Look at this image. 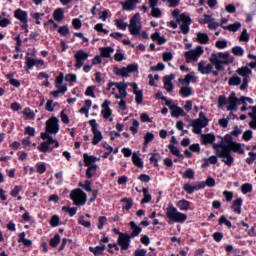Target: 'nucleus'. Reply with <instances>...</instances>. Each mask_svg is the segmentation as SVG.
<instances>
[{
  "label": "nucleus",
  "instance_id": "nucleus-25",
  "mask_svg": "<svg viewBox=\"0 0 256 256\" xmlns=\"http://www.w3.org/2000/svg\"><path fill=\"white\" fill-rule=\"evenodd\" d=\"M222 29H225V31H232V33H235L236 31H239V29H241V22H235L234 24H230L228 26H222Z\"/></svg>",
  "mask_w": 256,
  "mask_h": 256
},
{
  "label": "nucleus",
  "instance_id": "nucleus-10",
  "mask_svg": "<svg viewBox=\"0 0 256 256\" xmlns=\"http://www.w3.org/2000/svg\"><path fill=\"white\" fill-rule=\"evenodd\" d=\"M228 103L227 111H237V105L239 103V98H237V95L235 92H231L228 97Z\"/></svg>",
  "mask_w": 256,
  "mask_h": 256
},
{
  "label": "nucleus",
  "instance_id": "nucleus-33",
  "mask_svg": "<svg viewBox=\"0 0 256 256\" xmlns=\"http://www.w3.org/2000/svg\"><path fill=\"white\" fill-rule=\"evenodd\" d=\"M121 203L126 204L122 207V209H124V211H129V209L133 207V198H122Z\"/></svg>",
  "mask_w": 256,
  "mask_h": 256
},
{
  "label": "nucleus",
  "instance_id": "nucleus-23",
  "mask_svg": "<svg viewBox=\"0 0 256 256\" xmlns=\"http://www.w3.org/2000/svg\"><path fill=\"white\" fill-rule=\"evenodd\" d=\"M190 205L191 202L185 199L179 200L177 203V206L179 207L180 211H189V209H191Z\"/></svg>",
  "mask_w": 256,
  "mask_h": 256
},
{
  "label": "nucleus",
  "instance_id": "nucleus-32",
  "mask_svg": "<svg viewBox=\"0 0 256 256\" xmlns=\"http://www.w3.org/2000/svg\"><path fill=\"white\" fill-rule=\"evenodd\" d=\"M236 73H238V75H241V77L246 78L247 75H251L252 71L251 69H249V67L243 66L241 68H238Z\"/></svg>",
  "mask_w": 256,
  "mask_h": 256
},
{
  "label": "nucleus",
  "instance_id": "nucleus-38",
  "mask_svg": "<svg viewBox=\"0 0 256 256\" xmlns=\"http://www.w3.org/2000/svg\"><path fill=\"white\" fill-rule=\"evenodd\" d=\"M61 243V236L59 234H55L52 239H50V247H57Z\"/></svg>",
  "mask_w": 256,
  "mask_h": 256
},
{
  "label": "nucleus",
  "instance_id": "nucleus-42",
  "mask_svg": "<svg viewBox=\"0 0 256 256\" xmlns=\"http://www.w3.org/2000/svg\"><path fill=\"white\" fill-rule=\"evenodd\" d=\"M191 81H192L193 83H195V76H193V75H191V74H187V75L185 76V79H182V78L179 79V82H180V83H185V85H189V83H191Z\"/></svg>",
  "mask_w": 256,
  "mask_h": 256
},
{
  "label": "nucleus",
  "instance_id": "nucleus-17",
  "mask_svg": "<svg viewBox=\"0 0 256 256\" xmlns=\"http://www.w3.org/2000/svg\"><path fill=\"white\" fill-rule=\"evenodd\" d=\"M83 159H84V165L85 167H91L93 165H97V164H93L97 161H99V158L95 157V156H90L87 153L83 154Z\"/></svg>",
  "mask_w": 256,
  "mask_h": 256
},
{
  "label": "nucleus",
  "instance_id": "nucleus-1",
  "mask_svg": "<svg viewBox=\"0 0 256 256\" xmlns=\"http://www.w3.org/2000/svg\"><path fill=\"white\" fill-rule=\"evenodd\" d=\"M166 217L170 219L168 221L169 225H172L173 223H185V221H187V214L177 211V208L171 203L168 204V207L166 208Z\"/></svg>",
  "mask_w": 256,
  "mask_h": 256
},
{
  "label": "nucleus",
  "instance_id": "nucleus-49",
  "mask_svg": "<svg viewBox=\"0 0 256 256\" xmlns=\"http://www.w3.org/2000/svg\"><path fill=\"white\" fill-rule=\"evenodd\" d=\"M180 21L183 22L182 25H191V17L187 16L185 13L180 15Z\"/></svg>",
  "mask_w": 256,
  "mask_h": 256
},
{
  "label": "nucleus",
  "instance_id": "nucleus-8",
  "mask_svg": "<svg viewBox=\"0 0 256 256\" xmlns=\"http://www.w3.org/2000/svg\"><path fill=\"white\" fill-rule=\"evenodd\" d=\"M74 59H76V69H81V67H83V63L89 59V53L84 50H78L74 55Z\"/></svg>",
  "mask_w": 256,
  "mask_h": 256
},
{
  "label": "nucleus",
  "instance_id": "nucleus-2",
  "mask_svg": "<svg viewBox=\"0 0 256 256\" xmlns=\"http://www.w3.org/2000/svg\"><path fill=\"white\" fill-rule=\"evenodd\" d=\"M232 151L233 147L231 145L224 144L218 154V157L222 159V162L225 163V165H228V167H231V165H233V163L235 162V158H233V156L231 155Z\"/></svg>",
  "mask_w": 256,
  "mask_h": 256
},
{
  "label": "nucleus",
  "instance_id": "nucleus-46",
  "mask_svg": "<svg viewBox=\"0 0 256 256\" xmlns=\"http://www.w3.org/2000/svg\"><path fill=\"white\" fill-rule=\"evenodd\" d=\"M59 93L65 95V93H67V87L62 86L61 89L50 92V95H53L55 99H57V97H59Z\"/></svg>",
  "mask_w": 256,
  "mask_h": 256
},
{
  "label": "nucleus",
  "instance_id": "nucleus-29",
  "mask_svg": "<svg viewBox=\"0 0 256 256\" xmlns=\"http://www.w3.org/2000/svg\"><path fill=\"white\" fill-rule=\"evenodd\" d=\"M141 24L139 25H129V31L131 35H134V37H137V35H141Z\"/></svg>",
  "mask_w": 256,
  "mask_h": 256
},
{
  "label": "nucleus",
  "instance_id": "nucleus-50",
  "mask_svg": "<svg viewBox=\"0 0 256 256\" xmlns=\"http://www.w3.org/2000/svg\"><path fill=\"white\" fill-rule=\"evenodd\" d=\"M95 86H89L87 87L86 91H85V95L86 97H92L93 99H95Z\"/></svg>",
  "mask_w": 256,
  "mask_h": 256
},
{
  "label": "nucleus",
  "instance_id": "nucleus-39",
  "mask_svg": "<svg viewBox=\"0 0 256 256\" xmlns=\"http://www.w3.org/2000/svg\"><path fill=\"white\" fill-rule=\"evenodd\" d=\"M62 211H64V213H69L70 217H73L74 215L77 214V207L71 208L69 206H63Z\"/></svg>",
  "mask_w": 256,
  "mask_h": 256
},
{
  "label": "nucleus",
  "instance_id": "nucleus-3",
  "mask_svg": "<svg viewBox=\"0 0 256 256\" xmlns=\"http://www.w3.org/2000/svg\"><path fill=\"white\" fill-rule=\"evenodd\" d=\"M70 199L73 200L74 205L82 207L87 203V194L80 188L72 190L70 193Z\"/></svg>",
  "mask_w": 256,
  "mask_h": 256
},
{
  "label": "nucleus",
  "instance_id": "nucleus-11",
  "mask_svg": "<svg viewBox=\"0 0 256 256\" xmlns=\"http://www.w3.org/2000/svg\"><path fill=\"white\" fill-rule=\"evenodd\" d=\"M173 79H175V74H170L163 77L164 89H166L168 93L173 91Z\"/></svg>",
  "mask_w": 256,
  "mask_h": 256
},
{
  "label": "nucleus",
  "instance_id": "nucleus-28",
  "mask_svg": "<svg viewBox=\"0 0 256 256\" xmlns=\"http://www.w3.org/2000/svg\"><path fill=\"white\" fill-rule=\"evenodd\" d=\"M89 251L93 253L95 256L103 255V251H105V244L102 246L89 247Z\"/></svg>",
  "mask_w": 256,
  "mask_h": 256
},
{
  "label": "nucleus",
  "instance_id": "nucleus-61",
  "mask_svg": "<svg viewBox=\"0 0 256 256\" xmlns=\"http://www.w3.org/2000/svg\"><path fill=\"white\" fill-rule=\"evenodd\" d=\"M239 41H244L247 43L249 41V34L247 33V29H244L240 35Z\"/></svg>",
  "mask_w": 256,
  "mask_h": 256
},
{
  "label": "nucleus",
  "instance_id": "nucleus-59",
  "mask_svg": "<svg viewBox=\"0 0 256 256\" xmlns=\"http://www.w3.org/2000/svg\"><path fill=\"white\" fill-rule=\"evenodd\" d=\"M58 33L62 35V37H67L69 35V27L67 26H61L58 29Z\"/></svg>",
  "mask_w": 256,
  "mask_h": 256
},
{
  "label": "nucleus",
  "instance_id": "nucleus-21",
  "mask_svg": "<svg viewBox=\"0 0 256 256\" xmlns=\"http://www.w3.org/2000/svg\"><path fill=\"white\" fill-rule=\"evenodd\" d=\"M181 97H191L193 95V88L189 86H182L179 90Z\"/></svg>",
  "mask_w": 256,
  "mask_h": 256
},
{
  "label": "nucleus",
  "instance_id": "nucleus-12",
  "mask_svg": "<svg viewBox=\"0 0 256 256\" xmlns=\"http://www.w3.org/2000/svg\"><path fill=\"white\" fill-rule=\"evenodd\" d=\"M198 71L202 75H210V73L213 71V64L209 63L205 66V62L200 61L198 63Z\"/></svg>",
  "mask_w": 256,
  "mask_h": 256
},
{
  "label": "nucleus",
  "instance_id": "nucleus-55",
  "mask_svg": "<svg viewBox=\"0 0 256 256\" xmlns=\"http://www.w3.org/2000/svg\"><path fill=\"white\" fill-rule=\"evenodd\" d=\"M134 95H136L135 101H136L137 105H141V103H143V90H139Z\"/></svg>",
  "mask_w": 256,
  "mask_h": 256
},
{
  "label": "nucleus",
  "instance_id": "nucleus-9",
  "mask_svg": "<svg viewBox=\"0 0 256 256\" xmlns=\"http://www.w3.org/2000/svg\"><path fill=\"white\" fill-rule=\"evenodd\" d=\"M55 144L54 148L57 149L59 147V142L53 138H50L49 141H44L41 143L40 147H38L41 153H47V151H53V147L51 145Z\"/></svg>",
  "mask_w": 256,
  "mask_h": 256
},
{
  "label": "nucleus",
  "instance_id": "nucleus-20",
  "mask_svg": "<svg viewBox=\"0 0 256 256\" xmlns=\"http://www.w3.org/2000/svg\"><path fill=\"white\" fill-rule=\"evenodd\" d=\"M241 205H243V199L238 198L234 200L231 209H233L234 213H237L238 215H241Z\"/></svg>",
  "mask_w": 256,
  "mask_h": 256
},
{
  "label": "nucleus",
  "instance_id": "nucleus-22",
  "mask_svg": "<svg viewBox=\"0 0 256 256\" xmlns=\"http://www.w3.org/2000/svg\"><path fill=\"white\" fill-rule=\"evenodd\" d=\"M87 167H88L86 169L87 179H91L94 175H97V169L99 168L98 165H92V166H87Z\"/></svg>",
  "mask_w": 256,
  "mask_h": 256
},
{
  "label": "nucleus",
  "instance_id": "nucleus-60",
  "mask_svg": "<svg viewBox=\"0 0 256 256\" xmlns=\"http://www.w3.org/2000/svg\"><path fill=\"white\" fill-rule=\"evenodd\" d=\"M183 190L188 193V195H193L194 193V188L193 185L186 183L183 185Z\"/></svg>",
  "mask_w": 256,
  "mask_h": 256
},
{
  "label": "nucleus",
  "instance_id": "nucleus-30",
  "mask_svg": "<svg viewBox=\"0 0 256 256\" xmlns=\"http://www.w3.org/2000/svg\"><path fill=\"white\" fill-rule=\"evenodd\" d=\"M190 123L191 125H196V127H200L202 129H204V127H207V125H209V122L202 119H194V120L190 119Z\"/></svg>",
  "mask_w": 256,
  "mask_h": 256
},
{
  "label": "nucleus",
  "instance_id": "nucleus-45",
  "mask_svg": "<svg viewBox=\"0 0 256 256\" xmlns=\"http://www.w3.org/2000/svg\"><path fill=\"white\" fill-rule=\"evenodd\" d=\"M183 179H195V171L189 168L183 173Z\"/></svg>",
  "mask_w": 256,
  "mask_h": 256
},
{
  "label": "nucleus",
  "instance_id": "nucleus-53",
  "mask_svg": "<svg viewBox=\"0 0 256 256\" xmlns=\"http://www.w3.org/2000/svg\"><path fill=\"white\" fill-rule=\"evenodd\" d=\"M64 77L65 76L63 75V73H60L59 76L56 77V79H55V83H56L55 87L57 89H61V85L63 84Z\"/></svg>",
  "mask_w": 256,
  "mask_h": 256
},
{
  "label": "nucleus",
  "instance_id": "nucleus-51",
  "mask_svg": "<svg viewBox=\"0 0 256 256\" xmlns=\"http://www.w3.org/2000/svg\"><path fill=\"white\" fill-rule=\"evenodd\" d=\"M79 187H83V189H85V191H87L88 193H91V191H93V189L91 188V181L89 180H86L84 184L80 182Z\"/></svg>",
  "mask_w": 256,
  "mask_h": 256
},
{
  "label": "nucleus",
  "instance_id": "nucleus-4",
  "mask_svg": "<svg viewBox=\"0 0 256 256\" xmlns=\"http://www.w3.org/2000/svg\"><path fill=\"white\" fill-rule=\"evenodd\" d=\"M89 125L92 128V133L94 135L92 144L99 145V143H101V141H103V134L98 129L99 124H97V120H95V119L90 120Z\"/></svg>",
  "mask_w": 256,
  "mask_h": 256
},
{
  "label": "nucleus",
  "instance_id": "nucleus-56",
  "mask_svg": "<svg viewBox=\"0 0 256 256\" xmlns=\"http://www.w3.org/2000/svg\"><path fill=\"white\" fill-rule=\"evenodd\" d=\"M59 216L58 215H54L51 217L50 219V225L51 227H59Z\"/></svg>",
  "mask_w": 256,
  "mask_h": 256
},
{
  "label": "nucleus",
  "instance_id": "nucleus-13",
  "mask_svg": "<svg viewBox=\"0 0 256 256\" xmlns=\"http://www.w3.org/2000/svg\"><path fill=\"white\" fill-rule=\"evenodd\" d=\"M170 111H171V116L172 117H186L187 113H185V110H183V108L174 105V106H170Z\"/></svg>",
  "mask_w": 256,
  "mask_h": 256
},
{
  "label": "nucleus",
  "instance_id": "nucleus-6",
  "mask_svg": "<svg viewBox=\"0 0 256 256\" xmlns=\"http://www.w3.org/2000/svg\"><path fill=\"white\" fill-rule=\"evenodd\" d=\"M45 131L51 135H57L59 133V119L57 117H51L46 121Z\"/></svg>",
  "mask_w": 256,
  "mask_h": 256
},
{
  "label": "nucleus",
  "instance_id": "nucleus-43",
  "mask_svg": "<svg viewBox=\"0 0 256 256\" xmlns=\"http://www.w3.org/2000/svg\"><path fill=\"white\" fill-rule=\"evenodd\" d=\"M227 103V97L225 95H220L218 98V109H223Z\"/></svg>",
  "mask_w": 256,
  "mask_h": 256
},
{
  "label": "nucleus",
  "instance_id": "nucleus-26",
  "mask_svg": "<svg viewBox=\"0 0 256 256\" xmlns=\"http://www.w3.org/2000/svg\"><path fill=\"white\" fill-rule=\"evenodd\" d=\"M64 13L65 11L63 10V8H57L53 13V18L56 21L61 22L62 19H65Z\"/></svg>",
  "mask_w": 256,
  "mask_h": 256
},
{
  "label": "nucleus",
  "instance_id": "nucleus-62",
  "mask_svg": "<svg viewBox=\"0 0 256 256\" xmlns=\"http://www.w3.org/2000/svg\"><path fill=\"white\" fill-rule=\"evenodd\" d=\"M116 27H118V29H122V31H125V29H127V23L123 22V20H116Z\"/></svg>",
  "mask_w": 256,
  "mask_h": 256
},
{
  "label": "nucleus",
  "instance_id": "nucleus-64",
  "mask_svg": "<svg viewBox=\"0 0 256 256\" xmlns=\"http://www.w3.org/2000/svg\"><path fill=\"white\" fill-rule=\"evenodd\" d=\"M23 189V186H15L13 190L10 192V195L12 197H17L19 195V192Z\"/></svg>",
  "mask_w": 256,
  "mask_h": 256
},
{
  "label": "nucleus",
  "instance_id": "nucleus-24",
  "mask_svg": "<svg viewBox=\"0 0 256 256\" xmlns=\"http://www.w3.org/2000/svg\"><path fill=\"white\" fill-rule=\"evenodd\" d=\"M132 162L139 169H143V160L141 159V157H139V155H137V152H134L132 154Z\"/></svg>",
  "mask_w": 256,
  "mask_h": 256
},
{
  "label": "nucleus",
  "instance_id": "nucleus-15",
  "mask_svg": "<svg viewBox=\"0 0 256 256\" xmlns=\"http://www.w3.org/2000/svg\"><path fill=\"white\" fill-rule=\"evenodd\" d=\"M14 17L18 19V21H21V23H27V11L21 10V8H18L14 11Z\"/></svg>",
  "mask_w": 256,
  "mask_h": 256
},
{
  "label": "nucleus",
  "instance_id": "nucleus-7",
  "mask_svg": "<svg viewBox=\"0 0 256 256\" xmlns=\"http://www.w3.org/2000/svg\"><path fill=\"white\" fill-rule=\"evenodd\" d=\"M118 245H120L122 251H127L129 245L131 244V237L127 233L118 232Z\"/></svg>",
  "mask_w": 256,
  "mask_h": 256
},
{
  "label": "nucleus",
  "instance_id": "nucleus-36",
  "mask_svg": "<svg viewBox=\"0 0 256 256\" xmlns=\"http://www.w3.org/2000/svg\"><path fill=\"white\" fill-rule=\"evenodd\" d=\"M228 85L237 87L238 85H241V77L239 76H232L230 77L228 81Z\"/></svg>",
  "mask_w": 256,
  "mask_h": 256
},
{
  "label": "nucleus",
  "instance_id": "nucleus-54",
  "mask_svg": "<svg viewBox=\"0 0 256 256\" xmlns=\"http://www.w3.org/2000/svg\"><path fill=\"white\" fill-rule=\"evenodd\" d=\"M139 129V121L133 120L132 126L130 127V131L133 133V135H137Z\"/></svg>",
  "mask_w": 256,
  "mask_h": 256
},
{
  "label": "nucleus",
  "instance_id": "nucleus-35",
  "mask_svg": "<svg viewBox=\"0 0 256 256\" xmlns=\"http://www.w3.org/2000/svg\"><path fill=\"white\" fill-rule=\"evenodd\" d=\"M114 86L117 87L118 91H122V89L127 91V84L125 82H109V88Z\"/></svg>",
  "mask_w": 256,
  "mask_h": 256
},
{
  "label": "nucleus",
  "instance_id": "nucleus-34",
  "mask_svg": "<svg viewBox=\"0 0 256 256\" xmlns=\"http://www.w3.org/2000/svg\"><path fill=\"white\" fill-rule=\"evenodd\" d=\"M231 147L234 153H239V155H245V150L243 149V147H241L240 143L234 142Z\"/></svg>",
  "mask_w": 256,
  "mask_h": 256
},
{
  "label": "nucleus",
  "instance_id": "nucleus-52",
  "mask_svg": "<svg viewBox=\"0 0 256 256\" xmlns=\"http://www.w3.org/2000/svg\"><path fill=\"white\" fill-rule=\"evenodd\" d=\"M79 225H83V227H86V229H89L91 227V222L90 221H85L84 216H80L78 219Z\"/></svg>",
  "mask_w": 256,
  "mask_h": 256
},
{
  "label": "nucleus",
  "instance_id": "nucleus-40",
  "mask_svg": "<svg viewBox=\"0 0 256 256\" xmlns=\"http://www.w3.org/2000/svg\"><path fill=\"white\" fill-rule=\"evenodd\" d=\"M232 53L236 57H243L245 50H243V48L241 46H235L232 48Z\"/></svg>",
  "mask_w": 256,
  "mask_h": 256
},
{
  "label": "nucleus",
  "instance_id": "nucleus-5",
  "mask_svg": "<svg viewBox=\"0 0 256 256\" xmlns=\"http://www.w3.org/2000/svg\"><path fill=\"white\" fill-rule=\"evenodd\" d=\"M203 53H205L203 46H197L194 50L185 52L184 57L186 58L187 63L191 60L197 62Z\"/></svg>",
  "mask_w": 256,
  "mask_h": 256
},
{
  "label": "nucleus",
  "instance_id": "nucleus-41",
  "mask_svg": "<svg viewBox=\"0 0 256 256\" xmlns=\"http://www.w3.org/2000/svg\"><path fill=\"white\" fill-rule=\"evenodd\" d=\"M253 191V185L249 183H245L241 186V192L243 195H247V193H251Z\"/></svg>",
  "mask_w": 256,
  "mask_h": 256
},
{
  "label": "nucleus",
  "instance_id": "nucleus-19",
  "mask_svg": "<svg viewBox=\"0 0 256 256\" xmlns=\"http://www.w3.org/2000/svg\"><path fill=\"white\" fill-rule=\"evenodd\" d=\"M100 57H104L105 59L111 58V53L115 52V49L111 46L100 48Z\"/></svg>",
  "mask_w": 256,
  "mask_h": 256
},
{
  "label": "nucleus",
  "instance_id": "nucleus-47",
  "mask_svg": "<svg viewBox=\"0 0 256 256\" xmlns=\"http://www.w3.org/2000/svg\"><path fill=\"white\" fill-rule=\"evenodd\" d=\"M122 5L124 11H133V9H135V4L133 2H129V0L122 2Z\"/></svg>",
  "mask_w": 256,
  "mask_h": 256
},
{
  "label": "nucleus",
  "instance_id": "nucleus-44",
  "mask_svg": "<svg viewBox=\"0 0 256 256\" xmlns=\"http://www.w3.org/2000/svg\"><path fill=\"white\" fill-rule=\"evenodd\" d=\"M35 65H37V60L33 59L29 56H26V67L28 69H33V67H35Z\"/></svg>",
  "mask_w": 256,
  "mask_h": 256
},
{
  "label": "nucleus",
  "instance_id": "nucleus-18",
  "mask_svg": "<svg viewBox=\"0 0 256 256\" xmlns=\"http://www.w3.org/2000/svg\"><path fill=\"white\" fill-rule=\"evenodd\" d=\"M201 142L202 145H209L211 143H215V135L211 133L201 134Z\"/></svg>",
  "mask_w": 256,
  "mask_h": 256
},
{
  "label": "nucleus",
  "instance_id": "nucleus-27",
  "mask_svg": "<svg viewBox=\"0 0 256 256\" xmlns=\"http://www.w3.org/2000/svg\"><path fill=\"white\" fill-rule=\"evenodd\" d=\"M197 41L202 45H207V43H209V35H207V33L198 32Z\"/></svg>",
  "mask_w": 256,
  "mask_h": 256
},
{
  "label": "nucleus",
  "instance_id": "nucleus-14",
  "mask_svg": "<svg viewBox=\"0 0 256 256\" xmlns=\"http://www.w3.org/2000/svg\"><path fill=\"white\" fill-rule=\"evenodd\" d=\"M130 229L132 230V232L129 234V236L133 239L135 237H139V234L141 233V231H143V228L137 226V224L135 223V221H131L129 223Z\"/></svg>",
  "mask_w": 256,
  "mask_h": 256
},
{
  "label": "nucleus",
  "instance_id": "nucleus-57",
  "mask_svg": "<svg viewBox=\"0 0 256 256\" xmlns=\"http://www.w3.org/2000/svg\"><path fill=\"white\" fill-rule=\"evenodd\" d=\"M138 21H141V14L136 13V14H134V16L131 18L129 25H132V26H133V25H139V24H137Z\"/></svg>",
  "mask_w": 256,
  "mask_h": 256
},
{
  "label": "nucleus",
  "instance_id": "nucleus-63",
  "mask_svg": "<svg viewBox=\"0 0 256 256\" xmlns=\"http://www.w3.org/2000/svg\"><path fill=\"white\" fill-rule=\"evenodd\" d=\"M215 45L217 49H225L227 47V40H218Z\"/></svg>",
  "mask_w": 256,
  "mask_h": 256
},
{
  "label": "nucleus",
  "instance_id": "nucleus-31",
  "mask_svg": "<svg viewBox=\"0 0 256 256\" xmlns=\"http://www.w3.org/2000/svg\"><path fill=\"white\" fill-rule=\"evenodd\" d=\"M168 149L170 150V153L174 155L175 157H180V159H183V154H181V151H179L178 147H175L173 144L168 145Z\"/></svg>",
  "mask_w": 256,
  "mask_h": 256
},
{
  "label": "nucleus",
  "instance_id": "nucleus-58",
  "mask_svg": "<svg viewBox=\"0 0 256 256\" xmlns=\"http://www.w3.org/2000/svg\"><path fill=\"white\" fill-rule=\"evenodd\" d=\"M36 167L37 173H40V175H43V173L47 171V166L45 165V163H38Z\"/></svg>",
  "mask_w": 256,
  "mask_h": 256
},
{
  "label": "nucleus",
  "instance_id": "nucleus-48",
  "mask_svg": "<svg viewBox=\"0 0 256 256\" xmlns=\"http://www.w3.org/2000/svg\"><path fill=\"white\" fill-rule=\"evenodd\" d=\"M153 139H155V134L151 133V132H147L146 135L144 136V145L147 146L149 145V143H151V141H153Z\"/></svg>",
  "mask_w": 256,
  "mask_h": 256
},
{
  "label": "nucleus",
  "instance_id": "nucleus-37",
  "mask_svg": "<svg viewBox=\"0 0 256 256\" xmlns=\"http://www.w3.org/2000/svg\"><path fill=\"white\" fill-rule=\"evenodd\" d=\"M115 75H121V77H129V71L127 70V67H123V68H115L114 71Z\"/></svg>",
  "mask_w": 256,
  "mask_h": 256
},
{
  "label": "nucleus",
  "instance_id": "nucleus-16",
  "mask_svg": "<svg viewBox=\"0 0 256 256\" xmlns=\"http://www.w3.org/2000/svg\"><path fill=\"white\" fill-rule=\"evenodd\" d=\"M235 61L234 57L229 58L228 60H220V62H217L216 64H213L216 71H225V67L223 65H231Z\"/></svg>",
  "mask_w": 256,
  "mask_h": 256
}]
</instances>
